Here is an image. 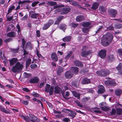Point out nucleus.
I'll return each mask as SVG.
<instances>
[{
    "mask_svg": "<svg viewBox=\"0 0 122 122\" xmlns=\"http://www.w3.org/2000/svg\"><path fill=\"white\" fill-rule=\"evenodd\" d=\"M71 5L75 6H78V8H81V7L79 4L78 3L75 1H73L72 2Z\"/></svg>",
    "mask_w": 122,
    "mask_h": 122,
    "instance_id": "nucleus-26",
    "label": "nucleus"
},
{
    "mask_svg": "<svg viewBox=\"0 0 122 122\" xmlns=\"http://www.w3.org/2000/svg\"><path fill=\"white\" fill-rule=\"evenodd\" d=\"M72 54V52H71L69 53H68L65 57L66 59H68L71 56Z\"/></svg>",
    "mask_w": 122,
    "mask_h": 122,
    "instance_id": "nucleus-52",
    "label": "nucleus"
},
{
    "mask_svg": "<svg viewBox=\"0 0 122 122\" xmlns=\"http://www.w3.org/2000/svg\"><path fill=\"white\" fill-rule=\"evenodd\" d=\"M64 70V69L61 66L59 67L57 71V74L59 76L60 75L61 73Z\"/></svg>",
    "mask_w": 122,
    "mask_h": 122,
    "instance_id": "nucleus-23",
    "label": "nucleus"
},
{
    "mask_svg": "<svg viewBox=\"0 0 122 122\" xmlns=\"http://www.w3.org/2000/svg\"><path fill=\"white\" fill-rule=\"evenodd\" d=\"M39 15L38 13H34L32 14L31 16V17L32 18L36 19Z\"/></svg>",
    "mask_w": 122,
    "mask_h": 122,
    "instance_id": "nucleus-35",
    "label": "nucleus"
},
{
    "mask_svg": "<svg viewBox=\"0 0 122 122\" xmlns=\"http://www.w3.org/2000/svg\"><path fill=\"white\" fill-rule=\"evenodd\" d=\"M0 109L3 112L6 113H9V112L6 110L5 108L3 107H0Z\"/></svg>",
    "mask_w": 122,
    "mask_h": 122,
    "instance_id": "nucleus-44",
    "label": "nucleus"
},
{
    "mask_svg": "<svg viewBox=\"0 0 122 122\" xmlns=\"http://www.w3.org/2000/svg\"><path fill=\"white\" fill-rule=\"evenodd\" d=\"M39 80L37 77H35L30 79L29 81V82L31 84L36 83H38Z\"/></svg>",
    "mask_w": 122,
    "mask_h": 122,
    "instance_id": "nucleus-11",
    "label": "nucleus"
},
{
    "mask_svg": "<svg viewBox=\"0 0 122 122\" xmlns=\"http://www.w3.org/2000/svg\"><path fill=\"white\" fill-rule=\"evenodd\" d=\"M15 7V6L14 5L10 6L8 9V11H9L11 13L12 10L14 9Z\"/></svg>",
    "mask_w": 122,
    "mask_h": 122,
    "instance_id": "nucleus-46",
    "label": "nucleus"
},
{
    "mask_svg": "<svg viewBox=\"0 0 122 122\" xmlns=\"http://www.w3.org/2000/svg\"><path fill=\"white\" fill-rule=\"evenodd\" d=\"M30 117L31 118L30 120L33 122H40L38 119L31 114H29Z\"/></svg>",
    "mask_w": 122,
    "mask_h": 122,
    "instance_id": "nucleus-13",
    "label": "nucleus"
},
{
    "mask_svg": "<svg viewBox=\"0 0 122 122\" xmlns=\"http://www.w3.org/2000/svg\"><path fill=\"white\" fill-rule=\"evenodd\" d=\"M39 1H35L32 3V4L31 6L32 7H34L37 4L39 3Z\"/></svg>",
    "mask_w": 122,
    "mask_h": 122,
    "instance_id": "nucleus-54",
    "label": "nucleus"
},
{
    "mask_svg": "<svg viewBox=\"0 0 122 122\" xmlns=\"http://www.w3.org/2000/svg\"><path fill=\"white\" fill-rule=\"evenodd\" d=\"M114 29V27L112 25H110L107 28V30H113Z\"/></svg>",
    "mask_w": 122,
    "mask_h": 122,
    "instance_id": "nucleus-58",
    "label": "nucleus"
},
{
    "mask_svg": "<svg viewBox=\"0 0 122 122\" xmlns=\"http://www.w3.org/2000/svg\"><path fill=\"white\" fill-rule=\"evenodd\" d=\"M118 54L120 55H122V49H120L117 50Z\"/></svg>",
    "mask_w": 122,
    "mask_h": 122,
    "instance_id": "nucleus-59",
    "label": "nucleus"
},
{
    "mask_svg": "<svg viewBox=\"0 0 122 122\" xmlns=\"http://www.w3.org/2000/svg\"><path fill=\"white\" fill-rule=\"evenodd\" d=\"M63 110H65V111H67L68 112H70L68 114V115L69 116L71 117L72 118H74L76 114L75 112L69 110L65 109L63 110Z\"/></svg>",
    "mask_w": 122,
    "mask_h": 122,
    "instance_id": "nucleus-14",
    "label": "nucleus"
},
{
    "mask_svg": "<svg viewBox=\"0 0 122 122\" xmlns=\"http://www.w3.org/2000/svg\"><path fill=\"white\" fill-rule=\"evenodd\" d=\"M104 104V102H102L99 104V105L101 106V108L102 110L106 111H108L109 109V108L105 106H103V105Z\"/></svg>",
    "mask_w": 122,
    "mask_h": 122,
    "instance_id": "nucleus-18",
    "label": "nucleus"
},
{
    "mask_svg": "<svg viewBox=\"0 0 122 122\" xmlns=\"http://www.w3.org/2000/svg\"><path fill=\"white\" fill-rule=\"evenodd\" d=\"M66 26L65 24H61L60 26V29L64 31L66 29Z\"/></svg>",
    "mask_w": 122,
    "mask_h": 122,
    "instance_id": "nucleus-38",
    "label": "nucleus"
},
{
    "mask_svg": "<svg viewBox=\"0 0 122 122\" xmlns=\"http://www.w3.org/2000/svg\"><path fill=\"white\" fill-rule=\"evenodd\" d=\"M117 69L118 70H120L122 69V65L121 63L119 64L117 67Z\"/></svg>",
    "mask_w": 122,
    "mask_h": 122,
    "instance_id": "nucleus-50",
    "label": "nucleus"
},
{
    "mask_svg": "<svg viewBox=\"0 0 122 122\" xmlns=\"http://www.w3.org/2000/svg\"><path fill=\"white\" fill-rule=\"evenodd\" d=\"M116 112L117 115H121L122 114V109L121 108H117Z\"/></svg>",
    "mask_w": 122,
    "mask_h": 122,
    "instance_id": "nucleus-37",
    "label": "nucleus"
},
{
    "mask_svg": "<svg viewBox=\"0 0 122 122\" xmlns=\"http://www.w3.org/2000/svg\"><path fill=\"white\" fill-rule=\"evenodd\" d=\"M22 47L23 49H24V48L25 47V39L23 38H22Z\"/></svg>",
    "mask_w": 122,
    "mask_h": 122,
    "instance_id": "nucleus-47",
    "label": "nucleus"
},
{
    "mask_svg": "<svg viewBox=\"0 0 122 122\" xmlns=\"http://www.w3.org/2000/svg\"><path fill=\"white\" fill-rule=\"evenodd\" d=\"M51 57L52 60L56 62L58 60L57 56L56 53H53L51 54Z\"/></svg>",
    "mask_w": 122,
    "mask_h": 122,
    "instance_id": "nucleus-19",
    "label": "nucleus"
},
{
    "mask_svg": "<svg viewBox=\"0 0 122 122\" xmlns=\"http://www.w3.org/2000/svg\"><path fill=\"white\" fill-rule=\"evenodd\" d=\"M22 68V65L19 62H17L15 66H13L12 71L15 73L20 71Z\"/></svg>",
    "mask_w": 122,
    "mask_h": 122,
    "instance_id": "nucleus-2",
    "label": "nucleus"
},
{
    "mask_svg": "<svg viewBox=\"0 0 122 122\" xmlns=\"http://www.w3.org/2000/svg\"><path fill=\"white\" fill-rule=\"evenodd\" d=\"M71 39V36L66 37L63 38L62 40L64 42H68L70 41Z\"/></svg>",
    "mask_w": 122,
    "mask_h": 122,
    "instance_id": "nucleus-29",
    "label": "nucleus"
},
{
    "mask_svg": "<svg viewBox=\"0 0 122 122\" xmlns=\"http://www.w3.org/2000/svg\"><path fill=\"white\" fill-rule=\"evenodd\" d=\"M108 13L112 17H115L117 14V12L115 10L111 9L108 10Z\"/></svg>",
    "mask_w": 122,
    "mask_h": 122,
    "instance_id": "nucleus-9",
    "label": "nucleus"
},
{
    "mask_svg": "<svg viewBox=\"0 0 122 122\" xmlns=\"http://www.w3.org/2000/svg\"><path fill=\"white\" fill-rule=\"evenodd\" d=\"M82 32L84 33H86L88 32L89 30L88 28L84 27L82 29Z\"/></svg>",
    "mask_w": 122,
    "mask_h": 122,
    "instance_id": "nucleus-45",
    "label": "nucleus"
},
{
    "mask_svg": "<svg viewBox=\"0 0 122 122\" xmlns=\"http://www.w3.org/2000/svg\"><path fill=\"white\" fill-rule=\"evenodd\" d=\"M36 55L39 58H41L42 59H44V57L41 54L39 53L38 51L37 50L36 51Z\"/></svg>",
    "mask_w": 122,
    "mask_h": 122,
    "instance_id": "nucleus-40",
    "label": "nucleus"
},
{
    "mask_svg": "<svg viewBox=\"0 0 122 122\" xmlns=\"http://www.w3.org/2000/svg\"><path fill=\"white\" fill-rule=\"evenodd\" d=\"M90 53V52L86 51H83L82 52L81 55L82 56L86 57L87 55Z\"/></svg>",
    "mask_w": 122,
    "mask_h": 122,
    "instance_id": "nucleus-31",
    "label": "nucleus"
},
{
    "mask_svg": "<svg viewBox=\"0 0 122 122\" xmlns=\"http://www.w3.org/2000/svg\"><path fill=\"white\" fill-rule=\"evenodd\" d=\"M20 116L22 118L24 119L26 121L28 122L29 121V117L28 116H25L23 115H20Z\"/></svg>",
    "mask_w": 122,
    "mask_h": 122,
    "instance_id": "nucleus-32",
    "label": "nucleus"
},
{
    "mask_svg": "<svg viewBox=\"0 0 122 122\" xmlns=\"http://www.w3.org/2000/svg\"><path fill=\"white\" fill-rule=\"evenodd\" d=\"M91 23L89 22H83L82 24V25L84 27H87L90 25Z\"/></svg>",
    "mask_w": 122,
    "mask_h": 122,
    "instance_id": "nucleus-36",
    "label": "nucleus"
},
{
    "mask_svg": "<svg viewBox=\"0 0 122 122\" xmlns=\"http://www.w3.org/2000/svg\"><path fill=\"white\" fill-rule=\"evenodd\" d=\"M107 51L105 50H100L98 54L99 56L102 59L104 58L106 56Z\"/></svg>",
    "mask_w": 122,
    "mask_h": 122,
    "instance_id": "nucleus-7",
    "label": "nucleus"
},
{
    "mask_svg": "<svg viewBox=\"0 0 122 122\" xmlns=\"http://www.w3.org/2000/svg\"><path fill=\"white\" fill-rule=\"evenodd\" d=\"M54 87L52 86H51L50 85L47 84L45 88V91L47 93L49 92L50 95H53V92L54 91Z\"/></svg>",
    "mask_w": 122,
    "mask_h": 122,
    "instance_id": "nucleus-4",
    "label": "nucleus"
},
{
    "mask_svg": "<svg viewBox=\"0 0 122 122\" xmlns=\"http://www.w3.org/2000/svg\"><path fill=\"white\" fill-rule=\"evenodd\" d=\"M110 71L108 70H102L97 71L96 73L99 76H106L109 74Z\"/></svg>",
    "mask_w": 122,
    "mask_h": 122,
    "instance_id": "nucleus-3",
    "label": "nucleus"
},
{
    "mask_svg": "<svg viewBox=\"0 0 122 122\" xmlns=\"http://www.w3.org/2000/svg\"><path fill=\"white\" fill-rule=\"evenodd\" d=\"M16 33L14 31H11L8 33L7 34V36L10 37H14L16 36Z\"/></svg>",
    "mask_w": 122,
    "mask_h": 122,
    "instance_id": "nucleus-17",
    "label": "nucleus"
},
{
    "mask_svg": "<svg viewBox=\"0 0 122 122\" xmlns=\"http://www.w3.org/2000/svg\"><path fill=\"white\" fill-rule=\"evenodd\" d=\"M103 37V39L102 41V44L103 46H107L112 41L113 36L111 33H108L104 36Z\"/></svg>",
    "mask_w": 122,
    "mask_h": 122,
    "instance_id": "nucleus-1",
    "label": "nucleus"
},
{
    "mask_svg": "<svg viewBox=\"0 0 122 122\" xmlns=\"http://www.w3.org/2000/svg\"><path fill=\"white\" fill-rule=\"evenodd\" d=\"M49 5L51 6H53L57 5L56 2L52 1L49 3Z\"/></svg>",
    "mask_w": 122,
    "mask_h": 122,
    "instance_id": "nucleus-49",
    "label": "nucleus"
},
{
    "mask_svg": "<svg viewBox=\"0 0 122 122\" xmlns=\"http://www.w3.org/2000/svg\"><path fill=\"white\" fill-rule=\"evenodd\" d=\"M73 75V73L71 71H66L65 74V77L67 79H70L71 78Z\"/></svg>",
    "mask_w": 122,
    "mask_h": 122,
    "instance_id": "nucleus-8",
    "label": "nucleus"
},
{
    "mask_svg": "<svg viewBox=\"0 0 122 122\" xmlns=\"http://www.w3.org/2000/svg\"><path fill=\"white\" fill-rule=\"evenodd\" d=\"M74 102L78 106L80 107H82V105L81 104L80 102L77 100H74Z\"/></svg>",
    "mask_w": 122,
    "mask_h": 122,
    "instance_id": "nucleus-43",
    "label": "nucleus"
},
{
    "mask_svg": "<svg viewBox=\"0 0 122 122\" xmlns=\"http://www.w3.org/2000/svg\"><path fill=\"white\" fill-rule=\"evenodd\" d=\"M13 39L11 38H9L7 39H5L4 40V41L5 43H8L10 41H13Z\"/></svg>",
    "mask_w": 122,
    "mask_h": 122,
    "instance_id": "nucleus-41",
    "label": "nucleus"
},
{
    "mask_svg": "<svg viewBox=\"0 0 122 122\" xmlns=\"http://www.w3.org/2000/svg\"><path fill=\"white\" fill-rule=\"evenodd\" d=\"M84 20V17L82 15H79L77 16L76 18V21L78 22H80L81 21L83 20Z\"/></svg>",
    "mask_w": 122,
    "mask_h": 122,
    "instance_id": "nucleus-20",
    "label": "nucleus"
},
{
    "mask_svg": "<svg viewBox=\"0 0 122 122\" xmlns=\"http://www.w3.org/2000/svg\"><path fill=\"white\" fill-rule=\"evenodd\" d=\"M71 10V8L69 6L62 8L61 9V14H66L69 13Z\"/></svg>",
    "mask_w": 122,
    "mask_h": 122,
    "instance_id": "nucleus-6",
    "label": "nucleus"
},
{
    "mask_svg": "<svg viewBox=\"0 0 122 122\" xmlns=\"http://www.w3.org/2000/svg\"><path fill=\"white\" fill-rule=\"evenodd\" d=\"M19 51V49H12V51L13 52V53H16L17 52Z\"/></svg>",
    "mask_w": 122,
    "mask_h": 122,
    "instance_id": "nucleus-56",
    "label": "nucleus"
},
{
    "mask_svg": "<svg viewBox=\"0 0 122 122\" xmlns=\"http://www.w3.org/2000/svg\"><path fill=\"white\" fill-rule=\"evenodd\" d=\"M73 94L74 96L76 98H77L78 99H80V94L79 93H77L75 91H74L73 92Z\"/></svg>",
    "mask_w": 122,
    "mask_h": 122,
    "instance_id": "nucleus-33",
    "label": "nucleus"
},
{
    "mask_svg": "<svg viewBox=\"0 0 122 122\" xmlns=\"http://www.w3.org/2000/svg\"><path fill=\"white\" fill-rule=\"evenodd\" d=\"M30 67L32 69H35L37 67V66L36 64H33L30 65Z\"/></svg>",
    "mask_w": 122,
    "mask_h": 122,
    "instance_id": "nucleus-48",
    "label": "nucleus"
},
{
    "mask_svg": "<svg viewBox=\"0 0 122 122\" xmlns=\"http://www.w3.org/2000/svg\"><path fill=\"white\" fill-rule=\"evenodd\" d=\"M99 10L101 12H105L106 10V7L102 6H100L99 7Z\"/></svg>",
    "mask_w": 122,
    "mask_h": 122,
    "instance_id": "nucleus-30",
    "label": "nucleus"
},
{
    "mask_svg": "<svg viewBox=\"0 0 122 122\" xmlns=\"http://www.w3.org/2000/svg\"><path fill=\"white\" fill-rule=\"evenodd\" d=\"M115 27L116 29H120L122 27V25L121 24H117L115 26Z\"/></svg>",
    "mask_w": 122,
    "mask_h": 122,
    "instance_id": "nucleus-42",
    "label": "nucleus"
},
{
    "mask_svg": "<svg viewBox=\"0 0 122 122\" xmlns=\"http://www.w3.org/2000/svg\"><path fill=\"white\" fill-rule=\"evenodd\" d=\"M71 71L73 73L77 74L78 72L79 68L76 67L72 66L71 68Z\"/></svg>",
    "mask_w": 122,
    "mask_h": 122,
    "instance_id": "nucleus-15",
    "label": "nucleus"
},
{
    "mask_svg": "<svg viewBox=\"0 0 122 122\" xmlns=\"http://www.w3.org/2000/svg\"><path fill=\"white\" fill-rule=\"evenodd\" d=\"M13 16H11L9 17L8 16H7V20L8 21H11L13 19Z\"/></svg>",
    "mask_w": 122,
    "mask_h": 122,
    "instance_id": "nucleus-60",
    "label": "nucleus"
},
{
    "mask_svg": "<svg viewBox=\"0 0 122 122\" xmlns=\"http://www.w3.org/2000/svg\"><path fill=\"white\" fill-rule=\"evenodd\" d=\"M63 121L65 122H68L70 121V120L67 118H65L63 119Z\"/></svg>",
    "mask_w": 122,
    "mask_h": 122,
    "instance_id": "nucleus-61",
    "label": "nucleus"
},
{
    "mask_svg": "<svg viewBox=\"0 0 122 122\" xmlns=\"http://www.w3.org/2000/svg\"><path fill=\"white\" fill-rule=\"evenodd\" d=\"M63 17L64 16H61L58 17L57 18V19L60 22Z\"/></svg>",
    "mask_w": 122,
    "mask_h": 122,
    "instance_id": "nucleus-57",
    "label": "nucleus"
},
{
    "mask_svg": "<svg viewBox=\"0 0 122 122\" xmlns=\"http://www.w3.org/2000/svg\"><path fill=\"white\" fill-rule=\"evenodd\" d=\"M3 57H1V59L3 61V62L5 64H6L7 62V60L6 59L5 56H4V54H3Z\"/></svg>",
    "mask_w": 122,
    "mask_h": 122,
    "instance_id": "nucleus-53",
    "label": "nucleus"
},
{
    "mask_svg": "<svg viewBox=\"0 0 122 122\" xmlns=\"http://www.w3.org/2000/svg\"><path fill=\"white\" fill-rule=\"evenodd\" d=\"M115 93L117 96H119L122 93V90L119 89L116 90L115 91Z\"/></svg>",
    "mask_w": 122,
    "mask_h": 122,
    "instance_id": "nucleus-25",
    "label": "nucleus"
},
{
    "mask_svg": "<svg viewBox=\"0 0 122 122\" xmlns=\"http://www.w3.org/2000/svg\"><path fill=\"white\" fill-rule=\"evenodd\" d=\"M10 64L13 65H14L17 61V59L16 58H13L12 59L9 60Z\"/></svg>",
    "mask_w": 122,
    "mask_h": 122,
    "instance_id": "nucleus-24",
    "label": "nucleus"
},
{
    "mask_svg": "<svg viewBox=\"0 0 122 122\" xmlns=\"http://www.w3.org/2000/svg\"><path fill=\"white\" fill-rule=\"evenodd\" d=\"M105 92L104 87L102 85H100L98 86V93L99 94L103 93Z\"/></svg>",
    "mask_w": 122,
    "mask_h": 122,
    "instance_id": "nucleus-12",
    "label": "nucleus"
},
{
    "mask_svg": "<svg viewBox=\"0 0 122 122\" xmlns=\"http://www.w3.org/2000/svg\"><path fill=\"white\" fill-rule=\"evenodd\" d=\"M74 63L75 66L79 67H81L83 66V64L82 62L78 60L74 61Z\"/></svg>",
    "mask_w": 122,
    "mask_h": 122,
    "instance_id": "nucleus-16",
    "label": "nucleus"
},
{
    "mask_svg": "<svg viewBox=\"0 0 122 122\" xmlns=\"http://www.w3.org/2000/svg\"><path fill=\"white\" fill-rule=\"evenodd\" d=\"M31 62V60L30 58H28L26 61V68H27L30 64Z\"/></svg>",
    "mask_w": 122,
    "mask_h": 122,
    "instance_id": "nucleus-34",
    "label": "nucleus"
},
{
    "mask_svg": "<svg viewBox=\"0 0 122 122\" xmlns=\"http://www.w3.org/2000/svg\"><path fill=\"white\" fill-rule=\"evenodd\" d=\"M103 28V27L102 26H99V28L96 31V34H97L99 32L101 31L102 29Z\"/></svg>",
    "mask_w": 122,
    "mask_h": 122,
    "instance_id": "nucleus-39",
    "label": "nucleus"
},
{
    "mask_svg": "<svg viewBox=\"0 0 122 122\" xmlns=\"http://www.w3.org/2000/svg\"><path fill=\"white\" fill-rule=\"evenodd\" d=\"M116 110L114 109H112V111L111 112V114L112 115H114L115 113Z\"/></svg>",
    "mask_w": 122,
    "mask_h": 122,
    "instance_id": "nucleus-62",
    "label": "nucleus"
},
{
    "mask_svg": "<svg viewBox=\"0 0 122 122\" xmlns=\"http://www.w3.org/2000/svg\"><path fill=\"white\" fill-rule=\"evenodd\" d=\"M16 28L18 29V34L20 33V34L21 33V32H20V28L19 24H17V25L16 26Z\"/></svg>",
    "mask_w": 122,
    "mask_h": 122,
    "instance_id": "nucleus-51",
    "label": "nucleus"
},
{
    "mask_svg": "<svg viewBox=\"0 0 122 122\" xmlns=\"http://www.w3.org/2000/svg\"><path fill=\"white\" fill-rule=\"evenodd\" d=\"M22 102L25 105H27L28 104L29 102L27 101H22Z\"/></svg>",
    "mask_w": 122,
    "mask_h": 122,
    "instance_id": "nucleus-63",
    "label": "nucleus"
},
{
    "mask_svg": "<svg viewBox=\"0 0 122 122\" xmlns=\"http://www.w3.org/2000/svg\"><path fill=\"white\" fill-rule=\"evenodd\" d=\"M87 101L88 99L86 97H83L81 99L82 102H86Z\"/></svg>",
    "mask_w": 122,
    "mask_h": 122,
    "instance_id": "nucleus-55",
    "label": "nucleus"
},
{
    "mask_svg": "<svg viewBox=\"0 0 122 122\" xmlns=\"http://www.w3.org/2000/svg\"><path fill=\"white\" fill-rule=\"evenodd\" d=\"M61 90V89L58 86H56L54 88V92L56 94L59 93Z\"/></svg>",
    "mask_w": 122,
    "mask_h": 122,
    "instance_id": "nucleus-27",
    "label": "nucleus"
},
{
    "mask_svg": "<svg viewBox=\"0 0 122 122\" xmlns=\"http://www.w3.org/2000/svg\"><path fill=\"white\" fill-rule=\"evenodd\" d=\"M28 15H26L24 17L22 18V20H25L28 17Z\"/></svg>",
    "mask_w": 122,
    "mask_h": 122,
    "instance_id": "nucleus-64",
    "label": "nucleus"
},
{
    "mask_svg": "<svg viewBox=\"0 0 122 122\" xmlns=\"http://www.w3.org/2000/svg\"><path fill=\"white\" fill-rule=\"evenodd\" d=\"M91 81L90 79H88L86 78H84L82 81V83L83 84H86L90 83Z\"/></svg>",
    "mask_w": 122,
    "mask_h": 122,
    "instance_id": "nucleus-22",
    "label": "nucleus"
},
{
    "mask_svg": "<svg viewBox=\"0 0 122 122\" xmlns=\"http://www.w3.org/2000/svg\"><path fill=\"white\" fill-rule=\"evenodd\" d=\"M54 22V20H50L46 24H45L42 27V29L46 30L50 26L53 24Z\"/></svg>",
    "mask_w": 122,
    "mask_h": 122,
    "instance_id": "nucleus-5",
    "label": "nucleus"
},
{
    "mask_svg": "<svg viewBox=\"0 0 122 122\" xmlns=\"http://www.w3.org/2000/svg\"><path fill=\"white\" fill-rule=\"evenodd\" d=\"M104 83L107 86L111 85L112 86H115L116 84L114 81L111 80L106 81Z\"/></svg>",
    "mask_w": 122,
    "mask_h": 122,
    "instance_id": "nucleus-10",
    "label": "nucleus"
},
{
    "mask_svg": "<svg viewBox=\"0 0 122 122\" xmlns=\"http://www.w3.org/2000/svg\"><path fill=\"white\" fill-rule=\"evenodd\" d=\"M99 5L98 3H94L92 4V6L91 7V8L94 10H96L97 8Z\"/></svg>",
    "mask_w": 122,
    "mask_h": 122,
    "instance_id": "nucleus-21",
    "label": "nucleus"
},
{
    "mask_svg": "<svg viewBox=\"0 0 122 122\" xmlns=\"http://www.w3.org/2000/svg\"><path fill=\"white\" fill-rule=\"evenodd\" d=\"M25 47L26 48H29L30 49L33 48L30 42H28L26 43Z\"/></svg>",
    "mask_w": 122,
    "mask_h": 122,
    "instance_id": "nucleus-28",
    "label": "nucleus"
}]
</instances>
